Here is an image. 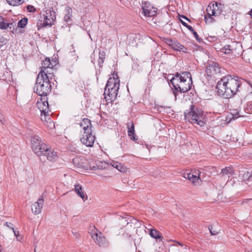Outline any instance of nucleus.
<instances>
[{
  "mask_svg": "<svg viewBox=\"0 0 252 252\" xmlns=\"http://www.w3.org/2000/svg\"><path fill=\"white\" fill-rule=\"evenodd\" d=\"M185 120L188 121L192 124H196L200 127L205 125V116L203 112L197 109H195L194 105H190L189 110H187L184 113Z\"/></svg>",
  "mask_w": 252,
  "mask_h": 252,
  "instance_id": "20e7f679",
  "label": "nucleus"
},
{
  "mask_svg": "<svg viewBox=\"0 0 252 252\" xmlns=\"http://www.w3.org/2000/svg\"><path fill=\"white\" fill-rule=\"evenodd\" d=\"M14 234V235L16 236V237L17 238H18V236H19V232L18 231H16L14 229V230H12Z\"/></svg>",
  "mask_w": 252,
  "mask_h": 252,
  "instance_id": "79ce46f5",
  "label": "nucleus"
},
{
  "mask_svg": "<svg viewBox=\"0 0 252 252\" xmlns=\"http://www.w3.org/2000/svg\"><path fill=\"white\" fill-rule=\"evenodd\" d=\"M65 15L64 16V20L66 23H68L70 21H71L72 19L71 18L72 17V9L67 6L65 8L64 10Z\"/></svg>",
  "mask_w": 252,
  "mask_h": 252,
  "instance_id": "aec40b11",
  "label": "nucleus"
},
{
  "mask_svg": "<svg viewBox=\"0 0 252 252\" xmlns=\"http://www.w3.org/2000/svg\"><path fill=\"white\" fill-rule=\"evenodd\" d=\"M28 21V19L27 18L24 17L22 18L18 22V27L21 28H24L27 24Z\"/></svg>",
  "mask_w": 252,
  "mask_h": 252,
  "instance_id": "c756f323",
  "label": "nucleus"
},
{
  "mask_svg": "<svg viewBox=\"0 0 252 252\" xmlns=\"http://www.w3.org/2000/svg\"><path fill=\"white\" fill-rule=\"evenodd\" d=\"M4 39H3V41H1V42L3 43V42H4Z\"/></svg>",
  "mask_w": 252,
  "mask_h": 252,
  "instance_id": "09e8293b",
  "label": "nucleus"
},
{
  "mask_svg": "<svg viewBox=\"0 0 252 252\" xmlns=\"http://www.w3.org/2000/svg\"><path fill=\"white\" fill-rule=\"evenodd\" d=\"M35 92L40 96L46 95L51 90L49 76L42 71L38 73L35 85Z\"/></svg>",
  "mask_w": 252,
  "mask_h": 252,
  "instance_id": "7ed1b4c3",
  "label": "nucleus"
},
{
  "mask_svg": "<svg viewBox=\"0 0 252 252\" xmlns=\"http://www.w3.org/2000/svg\"><path fill=\"white\" fill-rule=\"evenodd\" d=\"M4 225L7 226V227L11 229L12 230H14V228L13 227V225L11 222H5Z\"/></svg>",
  "mask_w": 252,
  "mask_h": 252,
  "instance_id": "58836bf2",
  "label": "nucleus"
},
{
  "mask_svg": "<svg viewBox=\"0 0 252 252\" xmlns=\"http://www.w3.org/2000/svg\"><path fill=\"white\" fill-rule=\"evenodd\" d=\"M249 14H250L251 18H252V9L250 11Z\"/></svg>",
  "mask_w": 252,
  "mask_h": 252,
  "instance_id": "c03bdc74",
  "label": "nucleus"
},
{
  "mask_svg": "<svg viewBox=\"0 0 252 252\" xmlns=\"http://www.w3.org/2000/svg\"><path fill=\"white\" fill-rule=\"evenodd\" d=\"M47 126L50 129H53L55 128V124L49 117L48 118V120L47 121Z\"/></svg>",
  "mask_w": 252,
  "mask_h": 252,
  "instance_id": "72a5a7b5",
  "label": "nucleus"
},
{
  "mask_svg": "<svg viewBox=\"0 0 252 252\" xmlns=\"http://www.w3.org/2000/svg\"><path fill=\"white\" fill-rule=\"evenodd\" d=\"M6 1L11 5L17 6L22 4L25 0H6Z\"/></svg>",
  "mask_w": 252,
  "mask_h": 252,
  "instance_id": "c85d7f7f",
  "label": "nucleus"
},
{
  "mask_svg": "<svg viewBox=\"0 0 252 252\" xmlns=\"http://www.w3.org/2000/svg\"><path fill=\"white\" fill-rule=\"evenodd\" d=\"M0 121H1V123H2V120H0Z\"/></svg>",
  "mask_w": 252,
  "mask_h": 252,
  "instance_id": "3c124183",
  "label": "nucleus"
},
{
  "mask_svg": "<svg viewBox=\"0 0 252 252\" xmlns=\"http://www.w3.org/2000/svg\"><path fill=\"white\" fill-rule=\"evenodd\" d=\"M55 65V64H53L51 62L49 58H46L44 61H43L42 63V66L41 67V70L40 72L42 71L45 72L47 74L48 73V69H52L54 66Z\"/></svg>",
  "mask_w": 252,
  "mask_h": 252,
  "instance_id": "2eb2a0df",
  "label": "nucleus"
},
{
  "mask_svg": "<svg viewBox=\"0 0 252 252\" xmlns=\"http://www.w3.org/2000/svg\"><path fill=\"white\" fill-rule=\"evenodd\" d=\"M250 85H251V86L252 87V84H250Z\"/></svg>",
  "mask_w": 252,
  "mask_h": 252,
  "instance_id": "8fccbe9b",
  "label": "nucleus"
},
{
  "mask_svg": "<svg viewBox=\"0 0 252 252\" xmlns=\"http://www.w3.org/2000/svg\"><path fill=\"white\" fill-rule=\"evenodd\" d=\"M208 229L212 235H217L220 231L219 225L217 223L209 225L208 226Z\"/></svg>",
  "mask_w": 252,
  "mask_h": 252,
  "instance_id": "5701e85b",
  "label": "nucleus"
},
{
  "mask_svg": "<svg viewBox=\"0 0 252 252\" xmlns=\"http://www.w3.org/2000/svg\"><path fill=\"white\" fill-rule=\"evenodd\" d=\"M80 125L84 130L83 137L80 139L81 142L87 147H92L94 143L95 137L92 133L91 121L88 119H84L83 122L81 123Z\"/></svg>",
  "mask_w": 252,
  "mask_h": 252,
  "instance_id": "39448f33",
  "label": "nucleus"
},
{
  "mask_svg": "<svg viewBox=\"0 0 252 252\" xmlns=\"http://www.w3.org/2000/svg\"><path fill=\"white\" fill-rule=\"evenodd\" d=\"M44 199L42 197H40L37 201L34 203L32 206V211L35 215H38L41 213L43 206Z\"/></svg>",
  "mask_w": 252,
  "mask_h": 252,
  "instance_id": "f8f14e48",
  "label": "nucleus"
},
{
  "mask_svg": "<svg viewBox=\"0 0 252 252\" xmlns=\"http://www.w3.org/2000/svg\"><path fill=\"white\" fill-rule=\"evenodd\" d=\"M230 45H226L221 49V52L225 54H229L231 53V49H230Z\"/></svg>",
  "mask_w": 252,
  "mask_h": 252,
  "instance_id": "473e14b6",
  "label": "nucleus"
},
{
  "mask_svg": "<svg viewBox=\"0 0 252 252\" xmlns=\"http://www.w3.org/2000/svg\"><path fill=\"white\" fill-rule=\"evenodd\" d=\"M119 80L118 79H116L115 77L109 78L105 86L104 94H106L107 90H112L115 87H119Z\"/></svg>",
  "mask_w": 252,
  "mask_h": 252,
  "instance_id": "ddd939ff",
  "label": "nucleus"
},
{
  "mask_svg": "<svg viewBox=\"0 0 252 252\" xmlns=\"http://www.w3.org/2000/svg\"><path fill=\"white\" fill-rule=\"evenodd\" d=\"M192 34L194 35V37H195L196 39L199 42H200L201 41V39L199 37L198 34L197 32L194 30L193 29V31H190Z\"/></svg>",
  "mask_w": 252,
  "mask_h": 252,
  "instance_id": "4c0bfd02",
  "label": "nucleus"
},
{
  "mask_svg": "<svg viewBox=\"0 0 252 252\" xmlns=\"http://www.w3.org/2000/svg\"><path fill=\"white\" fill-rule=\"evenodd\" d=\"M80 158L77 157L74 158L72 160L74 165L78 168L83 167V163L82 162L80 163Z\"/></svg>",
  "mask_w": 252,
  "mask_h": 252,
  "instance_id": "7c9ffc66",
  "label": "nucleus"
},
{
  "mask_svg": "<svg viewBox=\"0 0 252 252\" xmlns=\"http://www.w3.org/2000/svg\"><path fill=\"white\" fill-rule=\"evenodd\" d=\"M172 47L175 50H180L183 48L184 46L179 43L174 42L172 44Z\"/></svg>",
  "mask_w": 252,
  "mask_h": 252,
  "instance_id": "2f4dec72",
  "label": "nucleus"
},
{
  "mask_svg": "<svg viewBox=\"0 0 252 252\" xmlns=\"http://www.w3.org/2000/svg\"><path fill=\"white\" fill-rule=\"evenodd\" d=\"M184 177L194 184L199 179V171L185 173Z\"/></svg>",
  "mask_w": 252,
  "mask_h": 252,
  "instance_id": "f3484780",
  "label": "nucleus"
},
{
  "mask_svg": "<svg viewBox=\"0 0 252 252\" xmlns=\"http://www.w3.org/2000/svg\"><path fill=\"white\" fill-rule=\"evenodd\" d=\"M127 127L128 128V135L130 139L133 141L137 140V139L134 136V126L133 124L132 123L131 125H130V124H127Z\"/></svg>",
  "mask_w": 252,
  "mask_h": 252,
  "instance_id": "4be33fe9",
  "label": "nucleus"
},
{
  "mask_svg": "<svg viewBox=\"0 0 252 252\" xmlns=\"http://www.w3.org/2000/svg\"><path fill=\"white\" fill-rule=\"evenodd\" d=\"M191 76L189 72H184L181 74L177 72L171 79L170 82L173 87V91L175 97L178 93H185L191 89Z\"/></svg>",
  "mask_w": 252,
  "mask_h": 252,
  "instance_id": "f03ea898",
  "label": "nucleus"
},
{
  "mask_svg": "<svg viewBox=\"0 0 252 252\" xmlns=\"http://www.w3.org/2000/svg\"><path fill=\"white\" fill-rule=\"evenodd\" d=\"M75 191L77 195L82 198L83 200H87L88 196L84 192L82 189V187L79 184H77L74 186Z\"/></svg>",
  "mask_w": 252,
  "mask_h": 252,
  "instance_id": "6ab92c4d",
  "label": "nucleus"
},
{
  "mask_svg": "<svg viewBox=\"0 0 252 252\" xmlns=\"http://www.w3.org/2000/svg\"><path fill=\"white\" fill-rule=\"evenodd\" d=\"M149 234L153 238L156 239H159L160 241H162L163 237L161 236L160 233L155 229H150Z\"/></svg>",
  "mask_w": 252,
  "mask_h": 252,
  "instance_id": "b1692460",
  "label": "nucleus"
},
{
  "mask_svg": "<svg viewBox=\"0 0 252 252\" xmlns=\"http://www.w3.org/2000/svg\"><path fill=\"white\" fill-rule=\"evenodd\" d=\"M37 107L41 112V116H44V120L46 121L47 114L49 112V104L48 101L42 100L38 101L37 103Z\"/></svg>",
  "mask_w": 252,
  "mask_h": 252,
  "instance_id": "9d476101",
  "label": "nucleus"
},
{
  "mask_svg": "<svg viewBox=\"0 0 252 252\" xmlns=\"http://www.w3.org/2000/svg\"><path fill=\"white\" fill-rule=\"evenodd\" d=\"M180 21L181 23L182 24V25L186 27V28H187L188 30H189L190 31H193V28L191 26L189 25L188 23L183 21L182 19H184L189 22H190V20L184 15H181L180 16Z\"/></svg>",
  "mask_w": 252,
  "mask_h": 252,
  "instance_id": "a878e982",
  "label": "nucleus"
},
{
  "mask_svg": "<svg viewBox=\"0 0 252 252\" xmlns=\"http://www.w3.org/2000/svg\"><path fill=\"white\" fill-rule=\"evenodd\" d=\"M92 237L95 242L100 246L103 245L106 243V238L101 232L94 233L92 234Z\"/></svg>",
  "mask_w": 252,
  "mask_h": 252,
  "instance_id": "4468645a",
  "label": "nucleus"
},
{
  "mask_svg": "<svg viewBox=\"0 0 252 252\" xmlns=\"http://www.w3.org/2000/svg\"><path fill=\"white\" fill-rule=\"evenodd\" d=\"M105 95V99L106 101L108 103L113 102L116 98L117 95L115 94H112L111 93H109V92H107Z\"/></svg>",
  "mask_w": 252,
  "mask_h": 252,
  "instance_id": "bb28decb",
  "label": "nucleus"
},
{
  "mask_svg": "<svg viewBox=\"0 0 252 252\" xmlns=\"http://www.w3.org/2000/svg\"><path fill=\"white\" fill-rule=\"evenodd\" d=\"M27 9L28 10V12H35L36 11V9H35V8L32 6V5H28L27 6Z\"/></svg>",
  "mask_w": 252,
  "mask_h": 252,
  "instance_id": "e433bc0d",
  "label": "nucleus"
},
{
  "mask_svg": "<svg viewBox=\"0 0 252 252\" xmlns=\"http://www.w3.org/2000/svg\"><path fill=\"white\" fill-rule=\"evenodd\" d=\"M174 42L172 39H168L167 40V43L169 44V45L172 46V44L174 43Z\"/></svg>",
  "mask_w": 252,
  "mask_h": 252,
  "instance_id": "37998d69",
  "label": "nucleus"
},
{
  "mask_svg": "<svg viewBox=\"0 0 252 252\" xmlns=\"http://www.w3.org/2000/svg\"><path fill=\"white\" fill-rule=\"evenodd\" d=\"M119 89V87H114V88L113 89L107 90V92H109V93H111V94H115V95H117L118 91Z\"/></svg>",
  "mask_w": 252,
  "mask_h": 252,
  "instance_id": "c9c22d12",
  "label": "nucleus"
},
{
  "mask_svg": "<svg viewBox=\"0 0 252 252\" xmlns=\"http://www.w3.org/2000/svg\"><path fill=\"white\" fill-rule=\"evenodd\" d=\"M72 47V49L73 50L72 51L70 52V55L72 57H73V59L75 60V61H77V59H78V57L77 56V55H76V53H75V49H74V47L73 46V45H72L71 46Z\"/></svg>",
  "mask_w": 252,
  "mask_h": 252,
  "instance_id": "f704fd0d",
  "label": "nucleus"
},
{
  "mask_svg": "<svg viewBox=\"0 0 252 252\" xmlns=\"http://www.w3.org/2000/svg\"><path fill=\"white\" fill-rule=\"evenodd\" d=\"M33 152L38 157L43 156L44 154H46L48 151V148L47 146L44 143L41 145L40 147H35L33 146Z\"/></svg>",
  "mask_w": 252,
  "mask_h": 252,
  "instance_id": "dca6fc26",
  "label": "nucleus"
},
{
  "mask_svg": "<svg viewBox=\"0 0 252 252\" xmlns=\"http://www.w3.org/2000/svg\"><path fill=\"white\" fill-rule=\"evenodd\" d=\"M143 14L146 17H153L157 14V9L152 6L148 1H143L142 3Z\"/></svg>",
  "mask_w": 252,
  "mask_h": 252,
  "instance_id": "6e6552de",
  "label": "nucleus"
},
{
  "mask_svg": "<svg viewBox=\"0 0 252 252\" xmlns=\"http://www.w3.org/2000/svg\"><path fill=\"white\" fill-rule=\"evenodd\" d=\"M1 245H0V252H1Z\"/></svg>",
  "mask_w": 252,
  "mask_h": 252,
  "instance_id": "de8ad7c7",
  "label": "nucleus"
},
{
  "mask_svg": "<svg viewBox=\"0 0 252 252\" xmlns=\"http://www.w3.org/2000/svg\"><path fill=\"white\" fill-rule=\"evenodd\" d=\"M112 166L122 172H125L126 170V168L122 163L118 162H113L112 163Z\"/></svg>",
  "mask_w": 252,
  "mask_h": 252,
  "instance_id": "cd10ccee",
  "label": "nucleus"
},
{
  "mask_svg": "<svg viewBox=\"0 0 252 252\" xmlns=\"http://www.w3.org/2000/svg\"><path fill=\"white\" fill-rule=\"evenodd\" d=\"M252 252V250H251V251H248V252Z\"/></svg>",
  "mask_w": 252,
  "mask_h": 252,
  "instance_id": "49530a36",
  "label": "nucleus"
},
{
  "mask_svg": "<svg viewBox=\"0 0 252 252\" xmlns=\"http://www.w3.org/2000/svg\"><path fill=\"white\" fill-rule=\"evenodd\" d=\"M44 143L41 141V138L37 135L34 136L31 139L32 148L33 151V146L35 147H40Z\"/></svg>",
  "mask_w": 252,
  "mask_h": 252,
  "instance_id": "412c9836",
  "label": "nucleus"
},
{
  "mask_svg": "<svg viewBox=\"0 0 252 252\" xmlns=\"http://www.w3.org/2000/svg\"><path fill=\"white\" fill-rule=\"evenodd\" d=\"M243 80L238 76H224L217 84V93L225 98H229L242 90Z\"/></svg>",
  "mask_w": 252,
  "mask_h": 252,
  "instance_id": "f257e3e1",
  "label": "nucleus"
},
{
  "mask_svg": "<svg viewBox=\"0 0 252 252\" xmlns=\"http://www.w3.org/2000/svg\"><path fill=\"white\" fill-rule=\"evenodd\" d=\"M43 26H49L51 27L54 24L56 19V13L54 11L47 10L46 11L45 14L43 15Z\"/></svg>",
  "mask_w": 252,
  "mask_h": 252,
  "instance_id": "1a4fd4ad",
  "label": "nucleus"
},
{
  "mask_svg": "<svg viewBox=\"0 0 252 252\" xmlns=\"http://www.w3.org/2000/svg\"><path fill=\"white\" fill-rule=\"evenodd\" d=\"M240 178L246 182L249 186L252 185V172L247 169L240 172Z\"/></svg>",
  "mask_w": 252,
  "mask_h": 252,
  "instance_id": "9b49d317",
  "label": "nucleus"
},
{
  "mask_svg": "<svg viewBox=\"0 0 252 252\" xmlns=\"http://www.w3.org/2000/svg\"><path fill=\"white\" fill-rule=\"evenodd\" d=\"M13 26V23H8L6 19L3 18L2 16H0V29L6 30L9 28L11 29Z\"/></svg>",
  "mask_w": 252,
  "mask_h": 252,
  "instance_id": "a211bd4d",
  "label": "nucleus"
},
{
  "mask_svg": "<svg viewBox=\"0 0 252 252\" xmlns=\"http://www.w3.org/2000/svg\"><path fill=\"white\" fill-rule=\"evenodd\" d=\"M229 173L228 169L227 168H224L221 170V173L223 175H227Z\"/></svg>",
  "mask_w": 252,
  "mask_h": 252,
  "instance_id": "a19ab883",
  "label": "nucleus"
},
{
  "mask_svg": "<svg viewBox=\"0 0 252 252\" xmlns=\"http://www.w3.org/2000/svg\"><path fill=\"white\" fill-rule=\"evenodd\" d=\"M222 69L216 63H212L209 64L206 69V72L210 77L215 78L221 74Z\"/></svg>",
  "mask_w": 252,
  "mask_h": 252,
  "instance_id": "0eeeda50",
  "label": "nucleus"
},
{
  "mask_svg": "<svg viewBox=\"0 0 252 252\" xmlns=\"http://www.w3.org/2000/svg\"><path fill=\"white\" fill-rule=\"evenodd\" d=\"M248 201H252V199H248Z\"/></svg>",
  "mask_w": 252,
  "mask_h": 252,
  "instance_id": "a18cd8bd",
  "label": "nucleus"
},
{
  "mask_svg": "<svg viewBox=\"0 0 252 252\" xmlns=\"http://www.w3.org/2000/svg\"><path fill=\"white\" fill-rule=\"evenodd\" d=\"M232 114L233 115L232 118L233 119H235L240 116L238 112H234L233 113H232Z\"/></svg>",
  "mask_w": 252,
  "mask_h": 252,
  "instance_id": "ea45409f",
  "label": "nucleus"
},
{
  "mask_svg": "<svg viewBox=\"0 0 252 252\" xmlns=\"http://www.w3.org/2000/svg\"><path fill=\"white\" fill-rule=\"evenodd\" d=\"M43 156H46L47 157V159L51 161H54L57 158V155L56 153L52 151L49 148L48 152H47L46 154H44Z\"/></svg>",
  "mask_w": 252,
  "mask_h": 252,
  "instance_id": "393cba45",
  "label": "nucleus"
},
{
  "mask_svg": "<svg viewBox=\"0 0 252 252\" xmlns=\"http://www.w3.org/2000/svg\"><path fill=\"white\" fill-rule=\"evenodd\" d=\"M220 6H221V4H219L217 2L211 5H209L206 8L207 15H206L204 18L206 23H212L214 21L212 16H217L221 13L222 11L221 9H220Z\"/></svg>",
  "mask_w": 252,
  "mask_h": 252,
  "instance_id": "423d86ee",
  "label": "nucleus"
}]
</instances>
